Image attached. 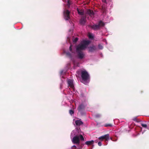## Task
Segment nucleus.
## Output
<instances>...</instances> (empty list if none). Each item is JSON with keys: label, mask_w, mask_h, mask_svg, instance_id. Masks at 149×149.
Masks as SVG:
<instances>
[{"label": "nucleus", "mask_w": 149, "mask_h": 149, "mask_svg": "<svg viewBox=\"0 0 149 149\" xmlns=\"http://www.w3.org/2000/svg\"><path fill=\"white\" fill-rule=\"evenodd\" d=\"M78 72H80L81 78L84 81L86 82L90 79L89 75L86 70H80Z\"/></svg>", "instance_id": "nucleus-1"}, {"label": "nucleus", "mask_w": 149, "mask_h": 149, "mask_svg": "<svg viewBox=\"0 0 149 149\" xmlns=\"http://www.w3.org/2000/svg\"><path fill=\"white\" fill-rule=\"evenodd\" d=\"M89 43L88 41H84L83 43L79 44L76 47V51H82L84 50Z\"/></svg>", "instance_id": "nucleus-2"}, {"label": "nucleus", "mask_w": 149, "mask_h": 149, "mask_svg": "<svg viewBox=\"0 0 149 149\" xmlns=\"http://www.w3.org/2000/svg\"><path fill=\"white\" fill-rule=\"evenodd\" d=\"M80 140L81 141L84 140V137L81 134L74 136L72 141L73 143L79 145L80 143Z\"/></svg>", "instance_id": "nucleus-3"}, {"label": "nucleus", "mask_w": 149, "mask_h": 149, "mask_svg": "<svg viewBox=\"0 0 149 149\" xmlns=\"http://www.w3.org/2000/svg\"><path fill=\"white\" fill-rule=\"evenodd\" d=\"M104 25L103 22L102 21H100L98 24L93 25L91 26V28L94 30H98L100 29V27L103 26Z\"/></svg>", "instance_id": "nucleus-4"}, {"label": "nucleus", "mask_w": 149, "mask_h": 149, "mask_svg": "<svg viewBox=\"0 0 149 149\" xmlns=\"http://www.w3.org/2000/svg\"><path fill=\"white\" fill-rule=\"evenodd\" d=\"M70 12L68 10H65L63 12L64 18L66 20H69L70 19Z\"/></svg>", "instance_id": "nucleus-5"}, {"label": "nucleus", "mask_w": 149, "mask_h": 149, "mask_svg": "<svg viewBox=\"0 0 149 149\" xmlns=\"http://www.w3.org/2000/svg\"><path fill=\"white\" fill-rule=\"evenodd\" d=\"M77 56L78 58L80 59H82L85 56V55L84 52L82 51H76Z\"/></svg>", "instance_id": "nucleus-6"}, {"label": "nucleus", "mask_w": 149, "mask_h": 149, "mask_svg": "<svg viewBox=\"0 0 149 149\" xmlns=\"http://www.w3.org/2000/svg\"><path fill=\"white\" fill-rule=\"evenodd\" d=\"M109 135L107 134L100 137L98 139L101 141H102L104 139H105V141H107L109 139Z\"/></svg>", "instance_id": "nucleus-7"}, {"label": "nucleus", "mask_w": 149, "mask_h": 149, "mask_svg": "<svg viewBox=\"0 0 149 149\" xmlns=\"http://www.w3.org/2000/svg\"><path fill=\"white\" fill-rule=\"evenodd\" d=\"M88 52H93L97 50V48L96 46L93 45L88 47Z\"/></svg>", "instance_id": "nucleus-8"}, {"label": "nucleus", "mask_w": 149, "mask_h": 149, "mask_svg": "<svg viewBox=\"0 0 149 149\" xmlns=\"http://www.w3.org/2000/svg\"><path fill=\"white\" fill-rule=\"evenodd\" d=\"M86 17L82 16L81 17V18L80 20V23L81 25H84L86 23Z\"/></svg>", "instance_id": "nucleus-9"}, {"label": "nucleus", "mask_w": 149, "mask_h": 149, "mask_svg": "<svg viewBox=\"0 0 149 149\" xmlns=\"http://www.w3.org/2000/svg\"><path fill=\"white\" fill-rule=\"evenodd\" d=\"M67 82L69 86L71 88H73L74 86L72 80L69 79L67 80Z\"/></svg>", "instance_id": "nucleus-10"}, {"label": "nucleus", "mask_w": 149, "mask_h": 149, "mask_svg": "<svg viewBox=\"0 0 149 149\" xmlns=\"http://www.w3.org/2000/svg\"><path fill=\"white\" fill-rule=\"evenodd\" d=\"M85 107L84 104H81L79 105L77 109L80 112L82 110L84 109Z\"/></svg>", "instance_id": "nucleus-11"}, {"label": "nucleus", "mask_w": 149, "mask_h": 149, "mask_svg": "<svg viewBox=\"0 0 149 149\" xmlns=\"http://www.w3.org/2000/svg\"><path fill=\"white\" fill-rule=\"evenodd\" d=\"M87 13L90 16L92 17L94 16V13L93 11L91 9H88L87 10Z\"/></svg>", "instance_id": "nucleus-12"}, {"label": "nucleus", "mask_w": 149, "mask_h": 149, "mask_svg": "<svg viewBox=\"0 0 149 149\" xmlns=\"http://www.w3.org/2000/svg\"><path fill=\"white\" fill-rule=\"evenodd\" d=\"M94 141L93 140L87 141L85 143V144L88 146H89L93 144L94 143Z\"/></svg>", "instance_id": "nucleus-13"}, {"label": "nucleus", "mask_w": 149, "mask_h": 149, "mask_svg": "<svg viewBox=\"0 0 149 149\" xmlns=\"http://www.w3.org/2000/svg\"><path fill=\"white\" fill-rule=\"evenodd\" d=\"M77 10L79 15H84V11L83 9H80L77 8Z\"/></svg>", "instance_id": "nucleus-14"}, {"label": "nucleus", "mask_w": 149, "mask_h": 149, "mask_svg": "<svg viewBox=\"0 0 149 149\" xmlns=\"http://www.w3.org/2000/svg\"><path fill=\"white\" fill-rule=\"evenodd\" d=\"M75 123L76 125L78 126H80L83 124V122L79 120H76L75 122Z\"/></svg>", "instance_id": "nucleus-15"}, {"label": "nucleus", "mask_w": 149, "mask_h": 149, "mask_svg": "<svg viewBox=\"0 0 149 149\" xmlns=\"http://www.w3.org/2000/svg\"><path fill=\"white\" fill-rule=\"evenodd\" d=\"M104 126L105 127H112V124L110 123L109 124H106L104 125Z\"/></svg>", "instance_id": "nucleus-16"}, {"label": "nucleus", "mask_w": 149, "mask_h": 149, "mask_svg": "<svg viewBox=\"0 0 149 149\" xmlns=\"http://www.w3.org/2000/svg\"><path fill=\"white\" fill-rule=\"evenodd\" d=\"M69 113L71 115H72L74 113V111L72 110H69Z\"/></svg>", "instance_id": "nucleus-17"}, {"label": "nucleus", "mask_w": 149, "mask_h": 149, "mask_svg": "<svg viewBox=\"0 0 149 149\" xmlns=\"http://www.w3.org/2000/svg\"><path fill=\"white\" fill-rule=\"evenodd\" d=\"M98 48L100 49H102L103 48V47L100 44H99L98 45Z\"/></svg>", "instance_id": "nucleus-18"}, {"label": "nucleus", "mask_w": 149, "mask_h": 149, "mask_svg": "<svg viewBox=\"0 0 149 149\" xmlns=\"http://www.w3.org/2000/svg\"><path fill=\"white\" fill-rule=\"evenodd\" d=\"M133 120L137 122H139L140 121V120L139 119H137L136 118H135L133 119Z\"/></svg>", "instance_id": "nucleus-19"}, {"label": "nucleus", "mask_w": 149, "mask_h": 149, "mask_svg": "<svg viewBox=\"0 0 149 149\" xmlns=\"http://www.w3.org/2000/svg\"><path fill=\"white\" fill-rule=\"evenodd\" d=\"M78 40V38H76L73 40V42L74 43H76Z\"/></svg>", "instance_id": "nucleus-20"}, {"label": "nucleus", "mask_w": 149, "mask_h": 149, "mask_svg": "<svg viewBox=\"0 0 149 149\" xmlns=\"http://www.w3.org/2000/svg\"><path fill=\"white\" fill-rule=\"evenodd\" d=\"M141 125L142 126V127L145 128H146L147 127V125L146 124L142 123L141 124Z\"/></svg>", "instance_id": "nucleus-21"}, {"label": "nucleus", "mask_w": 149, "mask_h": 149, "mask_svg": "<svg viewBox=\"0 0 149 149\" xmlns=\"http://www.w3.org/2000/svg\"><path fill=\"white\" fill-rule=\"evenodd\" d=\"M88 37L92 39L93 38V36L91 34H89Z\"/></svg>", "instance_id": "nucleus-22"}, {"label": "nucleus", "mask_w": 149, "mask_h": 149, "mask_svg": "<svg viewBox=\"0 0 149 149\" xmlns=\"http://www.w3.org/2000/svg\"><path fill=\"white\" fill-rule=\"evenodd\" d=\"M72 45H70V47H69V50L71 52H72Z\"/></svg>", "instance_id": "nucleus-23"}, {"label": "nucleus", "mask_w": 149, "mask_h": 149, "mask_svg": "<svg viewBox=\"0 0 149 149\" xmlns=\"http://www.w3.org/2000/svg\"><path fill=\"white\" fill-rule=\"evenodd\" d=\"M68 6L69 7L70 6V1L68 0Z\"/></svg>", "instance_id": "nucleus-24"}, {"label": "nucleus", "mask_w": 149, "mask_h": 149, "mask_svg": "<svg viewBox=\"0 0 149 149\" xmlns=\"http://www.w3.org/2000/svg\"><path fill=\"white\" fill-rule=\"evenodd\" d=\"M71 148V149H77V147L75 145L73 146Z\"/></svg>", "instance_id": "nucleus-25"}, {"label": "nucleus", "mask_w": 149, "mask_h": 149, "mask_svg": "<svg viewBox=\"0 0 149 149\" xmlns=\"http://www.w3.org/2000/svg\"><path fill=\"white\" fill-rule=\"evenodd\" d=\"M98 144L99 146H102V142H100V141L98 143Z\"/></svg>", "instance_id": "nucleus-26"}, {"label": "nucleus", "mask_w": 149, "mask_h": 149, "mask_svg": "<svg viewBox=\"0 0 149 149\" xmlns=\"http://www.w3.org/2000/svg\"><path fill=\"white\" fill-rule=\"evenodd\" d=\"M102 2L107 3V2L106 0H102Z\"/></svg>", "instance_id": "nucleus-27"}, {"label": "nucleus", "mask_w": 149, "mask_h": 149, "mask_svg": "<svg viewBox=\"0 0 149 149\" xmlns=\"http://www.w3.org/2000/svg\"><path fill=\"white\" fill-rule=\"evenodd\" d=\"M67 55H68L69 56H71V54H70V53L69 52H68V53H67Z\"/></svg>", "instance_id": "nucleus-28"}, {"label": "nucleus", "mask_w": 149, "mask_h": 149, "mask_svg": "<svg viewBox=\"0 0 149 149\" xmlns=\"http://www.w3.org/2000/svg\"><path fill=\"white\" fill-rule=\"evenodd\" d=\"M96 116L97 117H99L100 116V115L99 114H97L96 115Z\"/></svg>", "instance_id": "nucleus-29"}]
</instances>
